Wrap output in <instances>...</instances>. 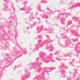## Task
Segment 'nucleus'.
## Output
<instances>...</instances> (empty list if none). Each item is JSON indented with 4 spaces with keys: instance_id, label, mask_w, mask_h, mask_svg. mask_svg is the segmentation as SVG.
I'll return each instance as SVG.
<instances>
[{
    "instance_id": "3",
    "label": "nucleus",
    "mask_w": 80,
    "mask_h": 80,
    "mask_svg": "<svg viewBox=\"0 0 80 80\" xmlns=\"http://www.w3.org/2000/svg\"><path fill=\"white\" fill-rule=\"evenodd\" d=\"M63 77H65V76H63Z\"/></svg>"
},
{
    "instance_id": "4",
    "label": "nucleus",
    "mask_w": 80,
    "mask_h": 80,
    "mask_svg": "<svg viewBox=\"0 0 80 80\" xmlns=\"http://www.w3.org/2000/svg\"><path fill=\"white\" fill-rule=\"evenodd\" d=\"M15 67H17V66H15Z\"/></svg>"
},
{
    "instance_id": "1",
    "label": "nucleus",
    "mask_w": 80,
    "mask_h": 80,
    "mask_svg": "<svg viewBox=\"0 0 80 80\" xmlns=\"http://www.w3.org/2000/svg\"><path fill=\"white\" fill-rule=\"evenodd\" d=\"M64 72H65V71H63L62 72V74L63 75V74H64Z\"/></svg>"
},
{
    "instance_id": "6",
    "label": "nucleus",
    "mask_w": 80,
    "mask_h": 80,
    "mask_svg": "<svg viewBox=\"0 0 80 80\" xmlns=\"http://www.w3.org/2000/svg\"><path fill=\"white\" fill-rule=\"evenodd\" d=\"M33 80H35V79H33Z\"/></svg>"
},
{
    "instance_id": "5",
    "label": "nucleus",
    "mask_w": 80,
    "mask_h": 80,
    "mask_svg": "<svg viewBox=\"0 0 80 80\" xmlns=\"http://www.w3.org/2000/svg\"><path fill=\"white\" fill-rule=\"evenodd\" d=\"M7 55H8V54H7Z\"/></svg>"
},
{
    "instance_id": "2",
    "label": "nucleus",
    "mask_w": 80,
    "mask_h": 80,
    "mask_svg": "<svg viewBox=\"0 0 80 80\" xmlns=\"http://www.w3.org/2000/svg\"><path fill=\"white\" fill-rule=\"evenodd\" d=\"M40 55H42V52H41L40 53Z\"/></svg>"
}]
</instances>
